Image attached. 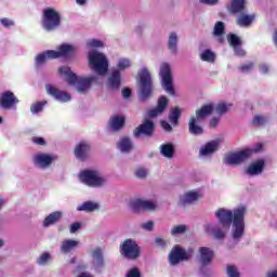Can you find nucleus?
<instances>
[{
	"label": "nucleus",
	"mask_w": 277,
	"mask_h": 277,
	"mask_svg": "<svg viewBox=\"0 0 277 277\" xmlns=\"http://www.w3.org/2000/svg\"><path fill=\"white\" fill-rule=\"evenodd\" d=\"M127 277H142V273L140 272V268L133 267L128 272Z\"/></svg>",
	"instance_id": "52"
},
{
	"label": "nucleus",
	"mask_w": 277,
	"mask_h": 277,
	"mask_svg": "<svg viewBox=\"0 0 277 277\" xmlns=\"http://www.w3.org/2000/svg\"><path fill=\"white\" fill-rule=\"evenodd\" d=\"M0 23L2 26L5 27V29H10V27H14V25H15L14 21H12L8 17L1 18Z\"/></svg>",
	"instance_id": "49"
},
{
	"label": "nucleus",
	"mask_w": 277,
	"mask_h": 277,
	"mask_svg": "<svg viewBox=\"0 0 277 277\" xmlns=\"http://www.w3.org/2000/svg\"><path fill=\"white\" fill-rule=\"evenodd\" d=\"M224 30H225V26L223 22H216L213 28V36L214 38H217L219 42H224Z\"/></svg>",
	"instance_id": "34"
},
{
	"label": "nucleus",
	"mask_w": 277,
	"mask_h": 277,
	"mask_svg": "<svg viewBox=\"0 0 277 277\" xmlns=\"http://www.w3.org/2000/svg\"><path fill=\"white\" fill-rule=\"evenodd\" d=\"M153 131H155V124L147 120L134 130V137H140V135H153Z\"/></svg>",
	"instance_id": "24"
},
{
	"label": "nucleus",
	"mask_w": 277,
	"mask_h": 277,
	"mask_svg": "<svg viewBox=\"0 0 277 277\" xmlns=\"http://www.w3.org/2000/svg\"><path fill=\"white\" fill-rule=\"evenodd\" d=\"M220 144H222L221 138L212 140L199 149L200 159H209L211 156L215 155L220 150Z\"/></svg>",
	"instance_id": "13"
},
{
	"label": "nucleus",
	"mask_w": 277,
	"mask_h": 277,
	"mask_svg": "<svg viewBox=\"0 0 277 277\" xmlns=\"http://www.w3.org/2000/svg\"><path fill=\"white\" fill-rule=\"evenodd\" d=\"M160 155L167 159H172L174 157V145L163 144L160 146Z\"/></svg>",
	"instance_id": "38"
},
{
	"label": "nucleus",
	"mask_w": 277,
	"mask_h": 277,
	"mask_svg": "<svg viewBox=\"0 0 277 277\" xmlns=\"http://www.w3.org/2000/svg\"><path fill=\"white\" fill-rule=\"evenodd\" d=\"M156 243H163V237H157Z\"/></svg>",
	"instance_id": "61"
},
{
	"label": "nucleus",
	"mask_w": 277,
	"mask_h": 277,
	"mask_svg": "<svg viewBox=\"0 0 277 277\" xmlns=\"http://www.w3.org/2000/svg\"><path fill=\"white\" fill-rule=\"evenodd\" d=\"M57 161V156L49 153H37L32 156V163L39 170H49Z\"/></svg>",
	"instance_id": "10"
},
{
	"label": "nucleus",
	"mask_w": 277,
	"mask_h": 277,
	"mask_svg": "<svg viewBox=\"0 0 277 277\" xmlns=\"http://www.w3.org/2000/svg\"><path fill=\"white\" fill-rule=\"evenodd\" d=\"M78 277H92V275L88 273H81Z\"/></svg>",
	"instance_id": "62"
},
{
	"label": "nucleus",
	"mask_w": 277,
	"mask_h": 277,
	"mask_svg": "<svg viewBox=\"0 0 277 277\" xmlns=\"http://www.w3.org/2000/svg\"><path fill=\"white\" fill-rule=\"evenodd\" d=\"M214 258H215V252H213L211 248L209 247L199 248V263L203 267H207V265H211V263H213Z\"/></svg>",
	"instance_id": "19"
},
{
	"label": "nucleus",
	"mask_w": 277,
	"mask_h": 277,
	"mask_svg": "<svg viewBox=\"0 0 277 277\" xmlns=\"http://www.w3.org/2000/svg\"><path fill=\"white\" fill-rule=\"evenodd\" d=\"M130 207L134 211H155L157 209V201L146 199H133L130 202Z\"/></svg>",
	"instance_id": "17"
},
{
	"label": "nucleus",
	"mask_w": 277,
	"mask_h": 277,
	"mask_svg": "<svg viewBox=\"0 0 277 277\" xmlns=\"http://www.w3.org/2000/svg\"><path fill=\"white\" fill-rule=\"evenodd\" d=\"M217 122H220V120L217 118H212L210 121V126L211 127H217Z\"/></svg>",
	"instance_id": "59"
},
{
	"label": "nucleus",
	"mask_w": 277,
	"mask_h": 277,
	"mask_svg": "<svg viewBox=\"0 0 277 277\" xmlns=\"http://www.w3.org/2000/svg\"><path fill=\"white\" fill-rule=\"evenodd\" d=\"M98 209H101V206L96 201H84L77 206V211H84L85 213H94Z\"/></svg>",
	"instance_id": "28"
},
{
	"label": "nucleus",
	"mask_w": 277,
	"mask_h": 277,
	"mask_svg": "<svg viewBox=\"0 0 277 277\" xmlns=\"http://www.w3.org/2000/svg\"><path fill=\"white\" fill-rule=\"evenodd\" d=\"M227 41L229 47L233 48L235 55L238 57H243V55H246V51L241 49V39L237 37V35H228Z\"/></svg>",
	"instance_id": "20"
},
{
	"label": "nucleus",
	"mask_w": 277,
	"mask_h": 277,
	"mask_svg": "<svg viewBox=\"0 0 277 277\" xmlns=\"http://www.w3.org/2000/svg\"><path fill=\"white\" fill-rule=\"evenodd\" d=\"M138 98L141 101L150 98V94H153V76L150 75V70L146 67H142L138 70Z\"/></svg>",
	"instance_id": "5"
},
{
	"label": "nucleus",
	"mask_w": 277,
	"mask_h": 277,
	"mask_svg": "<svg viewBox=\"0 0 277 277\" xmlns=\"http://www.w3.org/2000/svg\"><path fill=\"white\" fill-rule=\"evenodd\" d=\"M89 49H103L105 48V41L101 39H90L87 41Z\"/></svg>",
	"instance_id": "42"
},
{
	"label": "nucleus",
	"mask_w": 277,
	"mask_h": 277,
	"mask_svg": "<svg viewBox=\"0 0 277 277\" xmlns=\"http://www.w3.org/2000/svg\"><path fill=\"white\" fill-rule=\"evenodd\" d=\"M54 57H64L65 60H70L75 53H77V45L70 43H63L57 47V50H54Z\"/></svg>",
	"instance_id": "16"
},
{
	"label": "nucleus",
	"mask_w": 277,
	"mask_h": 277,
	"mask_svg": "<svg viewBox=\"0 0 277 277\" xmlns=\"http://www.w3.org/2000/svg\"><path fill=\"white\" fill-rule=\"evenodd\" d=\"M79 179L88 187H103L107 184V180L96 170H84L80 172Z\"/></svg>",
	"instance_id": "8"
},
{
	"label": "nucleus",
	"mask_w": 277,
	"mask_h": 277,
	"mask_svg": "<svg viewBox=\"0 0 277 277\" xmlns=\"http://www.w3.org/2000/svg\"><path fill=\"white\" fill-rule=\"evenodd\" d=\"M42 27L45 31H54L62 23L60 11L54 8H45L42 13Z\"/></svg>",
	"instance_id": "6"
},
{
	"label": "nucleus",
	"mask_w": 277,
	"mask_h": 277,
	"mask_svg": "<svg viewBox=\"0 0 277 277\" xmlns=\"http://www.w3.org/2000/svg\"><path fill=\"white\" fill-rule=\"evenodd\" d=\"M49 259H51V254L49 252H43L37 260L38 265H47L49 262Z\"/></svg>",
	"instance_id": "46"
},
{
	"label": "nucleus",
	"mask_w": 277,
	"mask_h": 277,
	"mask_svg": "<svg viewBox=\"0 0 277 277\" xmlns=\"http://www.w3.org/2000/svg\"><path fill=\"white\" fill-rule=\"evenodd\" d=\"M190 258L192 256L185 249L176 245L169 253V265H179V263H183V261H189Z\"/></svg>",
	"instance_id": "12"
},
{
	"label": "nucleus",
	"mask_w": 277,
	"mask_h": 277,
	"mask_svg": "<svg viewBox=\"0 0 277 277\" xmlns=\"http://www.w3.org/2000/svg\"><path fill=\"white\" fill-rule=\"evenodd\" d=\"M58 75L68 83L71 88L78 92V94H88L93 83H96V75L78 76L70 69L69 66L63 65L58 68Z\"/></svg>",
	"instance_id": "2"
},
{
	"label": "nucleus",
	"mask_w": 277,
	"mask_h": 277,
	"mask_svg": "<svg viewBox=\"0 0 277 277\" xmlns=\"http://www.w3.org/2000/svg\"><path fill=\"white\" fill-rule=\"evenodd\" d=\"M252 122H253V124H258V126L262 127V124H266L267 117L265 115H255Z\"/></svg>",
	"instance_id": "44"
},
{
	"label": "nucleus",
	"mask_w": 277,
	"mask_h": 277,
	"mask_svg": "<svg viewBox=\"0 0 277 277\" xmlns=\"http://www.w3.org/2000/svg\"><path fill=\"white\" fill-rule=\"evenodd\" d=\"M76 246H77V243H64L62 246V251L65 252V254H66L70 251L75 250Z\"/></svg>",
	"instance_id": "53"
},
{
	"label": "nucleus",
	"mask_w": 277,
	"mask_h": 277,
	"mask_svg": "<svg viewBox=\"0 0 277 277\" xmlns=\"http://www.w3.org/2000/svg\"><path fill=\"white\" fill-rule=\"evenodd\" d=\"M179 35L176 32H171L169 35V41H168V49L171 51V53L176 54V51L179 50Z\"/></svg>",
	"instance_id": "37"
},
{
	"label": "nucleus",
	"mask_w": 277,
	"mask_h": 277,
	"mask_svg": "<svg viewBox=\"0 0 277 277\" xmlns=\"http://www.w3.org/2000/svg\"><path fill=\"white\" fill-rule=\"evenodd\" d=\"M141 228H143V230L150 232V230H153V228H155V222L147 221L145 223H142Z\"/></svg>",
	"instance_id": "50"
},
{
	"label": "nucleus",
	"mask_w": 277,
	"mask_h": 277,
	"mask_svg": "<svg viewBox=\"0 0 277 277\" xmlns=\"http://www.w3.org/2000/svg\"><path fill=\"white\" fill-rule=\"evenodd\" d=\"M254 18H256V15L254 14L241 13L237 17V25L239 27H250L251 24L254 23Z\"/></svg>",
	"instance_id": "29"
},
{
	"label": "nucleus",
	"mask_w": 277,
	"mask_h": 277,
	"mask_svg": "<svg viewBox=\"0 0 277 277\" xmlns=\"http://www.w3.org/2000/svg\"><path fill=\"white\" fill-rule=\"evenodd\" d=\"M31 143L36 146H47V140H44L42 136H34L31 138Z\"/></svg>",
	"instance_id": "48"
},
{
	"label": "nucleus",
	"mask_w": 277,
	"mask_h": 277,
	"mask_svg": "<svg viewBox=\"0 0 277 277\" xmlns=\"http://www.w3.org/2000/svg\"><path fill=\"white\" fill-rule=\"evenodd\" d=\"M230 107H233V104H230V103H224V102L223 103H219L215 106V111L219 115L226 114V111H228L230 109Z\"/></svg>",
	"instance_id": "43"
},
{
	"label": "nucleus",
	"mask_w": 277,
	"mask_h": 277,
	"mask_svg": "<svg viewBox=\"0 0 277 277\" xmlns=\"http://www.w3.org/2000/svg\"><path fill=\"white\" fill-rule=\"evenodd\" d=\"M179 118H181V109L174 108L171 110L169 115V120L173 127H176L179 124Z\"/></svg>",
	"instance_id": "41"
},
{
	"label": "nucleus",
	"mask_w": 277,
	"mask_h": 277,
	"mask_svg": "<svg viewBox=\"0 0 277 277\" xmlns=\"http://www.w3.org/2000/svg\"><path fill=\"white\" fill-rule=\"evenodd\" d=\"M49 60H55V50H47L39 53L35 58V65L37 68H41Z\"/></svg>",
	"instance_id": "22"
},
{
	"label": "nucleus",
	"mask_w": 277,
	"mask_h": 277,
	"mask_svg": "<svg viewBox=\"0 0 277 277\" xmlns=\"http://www.w3.org/2000/svg\"><path fill=\"white\" fill-rule=\"evenodd\" d=\"M135 176H136L137 179H146V176H148V170L143 169V168L137 169V170L135 171Z\"/></svg>",
	"instance_id": "51"
},
{
	"label": "nucleus",
	"mask_w": 277,
	"mask_h": 277,
	"mask_svg": "<svg viewBox=\"0 0 277 277\" xmlns=\"http://www.w3.org/2000/svg\"><path fill=\"white\" fill-rule=\"evenodd\" d=\"M121 254L126 259L135 260L140 258L142 250L137 243H123L121 245Z\"/></svg>",
	"instance_id": "18"
},
{
	"label": "nucleus",
	"mask_w": 277,
	"mask_h": 277,
	"mask_svg": "<svg viewBox=\"0 0 277 277\" xmlns=\"http://www.w3.org/2000/svg\"><path fill=\"white\" fill-rule=\"evenodd\" d=\"M159 75L161 78V85L170 96H174V84L172 80V67L169 63L160 64Z\"/></svg>",
	"instance_id": "9"
},
{
	"label": "nucleus",
	"mask_w": 277,
	"mask_h": 277,
	"mask_svg": "<svg viewBox=\"0 0 277 277\" xmlns=\"http://www.w3.org/2000/svg\"><path fill=\"white\" fill-rule=\"evenodd\" d=\"M92 256L94 259V265L95 267H97L98 269H101L102 267H105V260L103 258V250L96 248L93 252H92Z\"/></svg>",
	"instance_id": "35"
},
{
	"label": "nucleus",
	"mask_w": 277,
	"mask_h": 277,
	"mask_svg": "<svg viewBox=\"0 0 277 277\" xmlns=\"http://www.w3.org/2000/svg\"><path fill=\"white\" fill-rule=\"evenodd\" d=\"M246 213H248V207L240 205L234 210L226 207L217 208L214 211V219L219 224L206 223L203 230L216 241H224L230 233L232 225V237L234 241H241L246 234Z\"/></svg>",
	"instance_id": "1"
},
{
	"label": "nucleus",
	"mask_w": 277,
	"mask_h": 277,
	"mask_svg": "<svg viewBox=\"0 0 277 277\" xmlns=\"http://www.w3.org/2000/svg\"><path fill=\"white\" fill-rule=\"evenodd\" d=\"M161 127L164 131H172V126H170L167 121H161Z\"/></svg>",
	"instance_id": "56"
},
{
	"label": "nucleus",
	"mask_w": 277,
	"mask_h": 277,
	"mask_svg": "<svg viewBox=\"0 0 277 277\" xmlns=\"http://www.w3.org/2000/svg\"><path fill=\"white\" fill-rule=\"evenodd\" d=\"M229 12H232V14H241L246 12V0H232Z\"/></svg>",
	"instance_id": "31"
},
{
	"label": "nucleus",
	"mask_w": 277,
	"mask_h": 277,
	"mask_svg": "<svg viewBox=\"0 0 277 277\" xmlns=\"http://www.w3.org/2000/svg\"><path fill=\"white\" fill-rule=\"evenodd\" d=\"M261 148H263V145L256 144L253 148H246L236 153L227 154L223 161L226 166H239V163L248 161V159L252 157L253 153H261Z\"/></svg>",
	"instance_id": "4"
},
{
	"label": "nucleus",
	"mask_w": 277,
	"mask_h": 277,
	"mask_svg": "<svg viewBox=\"0 0 277 277\" xmlns=\"http://www.w3.org/2000/svg\"><path fill=\"white\" fill-rule=\"evenodd\" d=\"M44 105H47V102H35L30 106V113L32 116H38V114L42 113L44 109Z\"/></svg>",
	"instance_id": "40"
},
{
	"label": "nucleus",
	"mask_w": 277,
	"mask_h": 277,
	"mask_svg": "<svg viewBox=\"0 0 277 277\" xmlns=\"http://www.w3.org/2000/svg\"><path fill=\"white\" fill-rule=\"evenodd\" d=\"M253 67H254V64L249 63V64L242 65L240 67V70H241V72H250L251 68H253Z\"/></svg>",
	"instance_id": "54"
},
{
	"label": "nucleus",
	"mask_w": 277,
	"mask_h": 277,
	"mask_svg": "<svg viewBox=\"0 0 277 277\" xmlns=\"http://www.w3.org/2000/svg\"><path fill=\"white\" fill-rule=\"evenodd\" d=\"M265 169V160L258 159L249 164L246 169V174L249 176H259V174H263V170Z\"/></svg>",
	"instance_id": "21"
},
{
	"label": "nucleus",
	"mask_w": 277,
	"mask_h": 277,
	"mask_svg": "<svg viewBox=\"0 0 277 277\" xmlns=\"http://www.w3.org/2000/svg\"><path fill=\"white\" fill-rule=\"evenodd\" d=\"M76 3L78 5H85V3H88V0H76Z\"/></svg>",
	"instance_id": "60"
},
{
	"label": "nucleus",
	"mask_w": 277,
	"mask_h": 277,
	"mask_svg": "<svg viewBox=\"0 0 277 277\" xmlns=\"http://www.w3.org/2000/svg\"><path fill=\"white\" fill-rule=\"evenodd\" d=\"M166 107H168V97L161 96L158 100V107L147 113L148 118H157V116H161Z\"/></svg>",
	"instance_id": "26"
},
{
	"label": "nucleus",
	"mask_w": 277,
	"mask_h": 277,
	"mask_svg": "<svg viewBox=\"0 0 277 277\" xmlns=\"http://www.w3.org/2000/svg\"><path fill=\"white\" fill-rule=\"evenodd\" d=\"M45 92L49 94V96H52V98L58 101V103H70L72 100L68 92L60 90L53 84H47Z\"/></svg>",
	"instance_id": "14"
},
{
	"label": "nucleus",
	"mask_w": 277,
	"mask_h": 277,
	"mask_svg": "<svg viewBox=\"0 0 277 277\" xmlns=\"http://www.w3.org/2000/svg\"><path fill=\"white\" fill-rule=\"evenodd\" d=\"M226 274L228 277H241V274L239 271H237V267L233 265H227Z\"/></svg>",
	"instance_id": "45"
},
{
	"label": "nucleus",
	"mask_w": 277,
	"mask_h": 277,
	"mask_svg": "<svg viewBox=\"0 0 277 277\" xmlns=\"http://www.w3.org/2000/svg\"><path fill=\"white\" fill-rule=\"evenodd\" d=\"M260 72H262V75H266V72H269V66L266 64L260 65Z\"/></svg>",
	"instance_id": "55"
},
{
	"label": "nucleus",
	"mask_w": 277,
	"mask_h": 277,
	"mask_svg": "<svg viewBox=\"0 0 277 277\" xmlns=\"http://www.w3.org/2000/svg\"><path fill=\"white\" fill-rule=\"evenodd\" d=\"M83 228V224L81 222H75L69 226V233L75 235V233H79Z\"/></svg>",
	"instance_id": "47"
},
{
	"label": "nucleus",
	"mask_w": 277,
	"mask_h": 277,
	"mask_svg": "<svg viewBox=\"0 0 277 277\" xmlns=\"http://www.w3.org/2000/svg\"><path fill=\"white\" fill-rule=\"evenodd\" d=\"M15 105H18V97L12 91L0 93V107L2 109H14Z\"/></svg>",
	"instance_id": "15"
},
{
	"label": "nucleus",
	"mask_w": 277,
	"mask_h": 277,
	"mask_svg": "<svg viewBox=\"0 0 277 277\" xmlns=\"http://www.w3.org/2000/svg\"><path fill=\"white\" fill-rule=\"evenodd\" d=\"M122 96H123V98H130L131 97V89H123Z\"/></svg>",
	"instance_id": "57"
},
{
	"label": "nucleus",
	"mask_w": 277,
	"mask_h": 277,
	"mask_svg": "<svg viewBox=\"0 0 277 277\" xmlns=\"http://www.w3.org/2000/svg\"><path fill=\"white\" fill-rule=\"evenodd\" d=\"M203 196L205 190H202V188L187 190L180 196V205H182V207H189L190 205H196L198 200H202Z\"/></svg>",
	"instance_id": "11"
},
{
	"label": "nucleus",
	"mask_w": 277,
	"mask_h": 277,
	"mask_svg": "<svg viewBox=\"0 0 277 277\" xmlns=\"http://www.w3.org/2000/svg\"><path fill=\"white\" fill-rule=\"evenodd\" d=\"M268 277H277V271L268 273Z\"/></svg>",
	"instance_id": "63"
},
{
	"label": "nucleus",
	"mask_w": 277,
	"mask_h": 277,
	"mask_svg": "<svg viewBox=\"0 0 277 277\" xmlns=\"http://www.w3.org/2000/svg\"><path fill=\"white\" fill-rule=\"evenodd\" d=\"M123 243H134L133 239H127Z\"/></svg>",
	"instance_id": "64"
},
{
	"label": "nucleus",
	"mask_w": 277,
	"mask_h": 277,
	"mask_svg": "<svg viewBox=\"0 0 277 277\" xmlns=\"http://www.w3.org/2000/svg\"><path fill=\"white\" fill-rule=\"evenodd\" d=\"M87 60L89 68L95 72V75L105 77L109 71V58L105 53L98 52V50H90L87 54Z\"/></svg>",
	"instance_id": "3"
},
{
	"label": "nucleus",
	"mask_w": 277,
	"mask_h": 277,
	"mask_svg": "<svg viewBox=\"0 0 277 277\" xmlns=\"http://www.w3.org/2000/svg\"><path fill=\"white\" fill-rule=\"evenodd\" d=\"M201 3H207L208 5H214V3H217V0H200Z\"/></svg>",
	"instance_id": "58"
},
{
	"label": "nucleus",
	"mask_w": 277,
	"mask_h": 277,
	"mask_svg": "<svg viewBox=\"0 0 277 277\" xmlns=\"http://www.w3.org/2000/svg\"><path fill=\"white\" fill-rule=\"evenodd\" d=\"M63 216H64V212L54 211L50 213L48 216H45V219L41 223V226L43 228H49L50 226L57 224V222H60Z\"/></svg>",
	"instance_id": "23"
},
{
	"label": "nucleus",
	"mask_w": 277,
	"mask_h": 277,
	"mask_svg": "<svg viewBox=\"0 0 277 277\" xmlns=\"http://www.w3.org/2000/svg\"><path fill=\"white\" fill-rule=\"evenodd\" d=\"M117 148L120 150V153H131L133 150V141H131L129 136H123L119 140Z\"/></svg>",
	"instance_id": "27"
},
{
	"label": "nucleus",
	"mask_w": 277,
	"mask_h": 277,
	"mask_svg": "<svg viewBox=\"0 0 277 277\" xmlns=\"http://www.w3.org/2000/svg\"><path fill=\"white\" fill-rule=\"evenodd\" d=\"M90 153V144L85 141L78 143L75 147V157L83 161Z\"/></svg>",
	"instance_id": "25"
},
{
	"label": "nucleus",
	"mask_w": 277,
	"mask_h": 277,
	"mask_svg": "<svg viewBox=\"0 0 277 277\" xmlns=\"http://www.w3.org/2000/svg\"><path fill=\"white\" fill-rule=\"evenodd\" d=\"M213 109H215V107H213V104H206L199 110L196 111L195 118H197V120H205L207 116H211Z\"/></svg>",
	"instance_id": "32"
},
{
	"label": "nucleus",
	"mask_w": 277,
	"mask_h": 277,
	"mask_svg": "<svg viewBox=\"0 0 277 277\" xmlns=\"http://www.w3.org/2000/svg\"><path fill=\"white\" fill-rule=\"evenodd\" d=\"M109 127L113 131H120L122 127H124V117L123 116H115L109 120Z\"/></svg>",
	"instance_id": "36"
},
{
	"label": "nucleus",
	"mask_w": 277,
	"mask_h": 277,
	"mask_svg": "<svg viewBox=\"0 0 277 277\" xmlns=\"http://www.w3.org/2000/svg\"><path fill=\"white\" fill-rule=\"evenodd\" d=\"M189 233V227L186 224L173 225L170 230L171 237H181V235H186Z\"/></svg>",
	"instance_id": "33"
},
{
	"label": "nucleus",
	"mask_w": 277,
	"mask_h": 277,
	"mask_svg": "<svg viewBox=\"0 0 277 277\" xmlns=\"http://www.w3.org/2000/svg\"><path fill=\"white\" fill-rule=\"evenodd\" d=\"M200 60L202 62H208L209 64H213V62H215V52L211 50H203L200 53Z\"/></svg>",
	"instance_id": "39"
},
{
	"label": "nucleus",
	"mask_w": 277,
	"mask_h": 277,
	"mask_svg": "<svg viewBox=\"0 0 277 277\" xmlns=\"http://www.w3.org/2000/svg\"><path fill=\"white\" fill-rule=\"evenodd\" d=\"M198 122H200V119L196 117L190 118L188 131L192 135H202V133H205V130L198 124Z\"/></svg>",
	"instance_id": "30"
},
{
	"label": "nucleus",
	"mask_w": 277,
	"mask_h": 277,
	"mask_svg": "<svg viewBox=\"0 0 277 277\" xmlns=\"http://www.w3.org/2000/svg\"><path fill=\"white\" fill-rule=\"evenodd\" d=\"M131 66V58L129 57H119L117 61V68L113 70L111 75L108 77V88L110 90H118L120 88L121 74L120 70H128Z\"/></svg>",
	"instance_id": "7"
}]
</instances>
